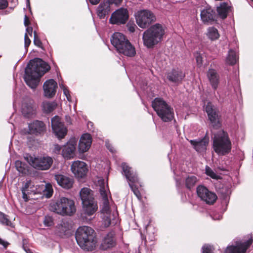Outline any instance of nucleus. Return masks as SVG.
<instances>
[{"mask_svg": "<svg viewBox=\"0 0 253 253\" xmlns=\"http://www.w3.org/2000/svg\"><path fill=\"white\" fill-rule=\"evenodd\" d=\"M229 9L230 6L225 2L221 3L220 5L217 7L218 15L222 19H225L227 17Z\"/></svg>", "mask_w": 253, "mask_h": 253, "instance_id": "obj_33", "label": "nucleus"}, {"mask_svg": "<svg viewBox=\"0 0 253 253\" xmlns=\"http://www.w3.org/2000/svg\"><path fill=\"white\" fill-rule=\"evenodd\" d=\"M30 186V182H26L24 185V186L22 188V198L25 201H27L29 199L28 195L32 193H35L34 189L28 190L27 188Z\"/></svg>", "mask_w": 253, "mask_h": 253, "instance_id": "obj_38", "label": "nucleus"}, {"mask_svg": "<svg viewBox=\"0 0 253 253\" xmlns=\"http://www.w3.org/2000/svg\"><path fill=\"white\" fill-rule=\"evenodd\" d=\"M57 87V83L54 80L46 81L43 85L44 95L48 98L53 97L56 93Z\"/></svg>", "mask_w": 253, "mask_h": 253, "instance_id": "obj_21", "label": "nucleus"}, {"mask_svg": "<svg viewBox=\"0 0 253 253\" xmlns=\"http://www.w3.org/2000/svg\"><path fill=\"white\" fill-rule=\"evenodd\" d=\"M71 169L72 172L78 178L84 177L88 171L86 164L82 161H77L74 162L71 166Z\"/></svg>", "mask_w": 253, "mask_h": 253, "instance_id": "obj_18", "label": "nucleus"}, {"mask_svg": "<svg viewBox=\"0 0 253 253\" xmlns=\"http://www.w3.org/2000/svg\"><path fill=\"white\" fill-rule=\"evenodd\" d=\"M207 77L212 88L214 90L216 89L219 82V76L217 72L213 69H209L207 73Z\"/></svg>", "mask_w": 253, "mask_h": 253, "instance_id": "obj_29", "label": "nucleus"}, {"mask_svg": "<svg viewBox=\"0 0 253 253\" xmlns=\"http://www.w3.org/2000/svg\"><path fill=\"white\" fill-rule=\"evenodd\" d=\"M199 181L198 178L192 174L188 175L185 179V185L188 189H191L195 187Z\"/></svg>", "mask_w": 253, "mask_h": 253, "instance_id": "obj_34", "label": "nucleus"}, {"mask_svg": "<svg viewBox=\"0 0 253 253\" xmlns=\"http://www.w3.org/2000/svg\"><path fill=\"white\" fill-rule=\"evenodd\" d=\"M100 0H89V2L93 5L97 4L99 2Z\"/></svg>", "mask_w": 253, "mask_h": 253, "instance_id": "obj_57", "label": "nucleus"}, {"mask_svg": "<svg viewBox=\"0 0 253 253\" xmlns=\"http://www.w3.org/2000/svg\"><path fill=\"white\" fill-rule=\"evenodd\" d=\"M80 195L85 213L88 215L93 214L97 210V205L94 199L92 191L89 188H83Z\"/></svg>", "mask_w": 253, "mask_h": 253, "instance_id": "obj_9", "label": "nucleus"}, {"mask_svg": "<svg viewBox=\"0 0 253 253\" xmlns=\"http://www.w3.org/2000/svg\"><path fill=\"white\" fill-rule=\"evenodd\" d=\"M37 106L33 100L25 98L23 100L21 106V112L26 118H32L36 113Z\"/></svg>", "mask_w": 253, "mask_h": 253, "instance_id": "obj_14", "label": "nucleus"}, {"mask_svg": "<svg viewBox=\"0 0 253 253\" xmlns=\"http://www.w3.org/2000/svg\"><path fill=\"white\" fill-rule=\"evenodd\" d=\"M29 130L31 133L38 135L42 134L45 131V126L42 121H35L29 125Z\"/></svg>", "mask_w": 253, "mask_h": 253, "instance_id": "obj_27", "label": "nucleus"}, {"mask_svg": "<svg viewBox=\"0 0 253 253\" xmlns=\"http://www.w3.org/2000/svg\"><path fill=\"white\" fill-rule=\"evenodd\" d=\"M205 110L210 121L211 127L213 129L219 128L221 126V122L218 109L211 102H208Z\"/></svg>", "mask_w": 253, "mask_h": 253, "instance_id": "obj_11", "label": "nucleus"}, {"mask_svg": "<svg viewBox=\"0 0 253 253\" xmlns=\"http://www.w3.org/2000/svg\"><path fill=\"white\" fill-rule=\"evenodd\" d=\"M92 138L88 133L84 134L81 137L79 142L78 149L80 153H83L87 151L90 147Z\"/></svg>", "mask_w": 253, "mask_h": 253, "instance_id": "obj_22", "label": "nucleus"}, {"mask_svg": "<svg viewBox=\"0 0 253 253\" xmlns=\"http://www.w3.org/2000/svg\"><path fill=\"white\" fill-rule=\"evenodd\" d=\"M185 77V73L178 69H173L167 74V78L170 82L177 84L181 83Z\"/></svg>", "mask_w": 253, "mask_h": 253, "instance_id": "obj_20", "label": "nucleus"}, {"mask_svg": "<svg viewBox=\"0 0 253 253\" xmlns=\"http://www.w3.org/2000/svg\"><path fill=\"white\" fill-rule=\"evenodd\" d=\"M76 239L79 246L86 251L94 250L97 243L94 231L86 226L78 228L76 233Z\"/></svg>", "mask_w": 253, "mask_h": 253, "instance_id": "obj_2", "label": "nucleus"}, {"mask_svg": "<svg viewBox=\"0 0 253 253\" xmlns=\"http://www.w3.org/2000/svg\"><path fill=\"white\" fill-rule=\"evenodd\" d=\"M0 222L2 225L13 227L12 223L9 220L7 216L1 212H0Z\"/></svg>", "mask_w": 253, "mask_h": 253, "instance_id": "obj_40", "label": "nucleus"}, {"mask_svg": "<svg viewBox=\"0 0 253 253\" xmlns=\"http://www.w3.org/2000/svg\"><path fill=\"white\" fill-rule=\"evenodd\" d=\"M8 5V3L7 0H0V10L6 8Z\"/></svg>", "mask_w": 253, "mask_h": 253, "instance_id": "obj_49", "label": "nucleus"}, {"mask_svg": "<svg viewBox=\"0 0 253 253\" xmlns=\"http://www.w3.org/2000/svg\"><path fill=\"white\" fill-rule=\"evenodd\" d=\"M114 236V232L111 231L108 233L102 240L100 245L101 249L103 250H106L114 247L116 245Z\"/></svg>", "mask_w": 253, "mask_h": 253, "instance_id": "obj_24", "label": "nucleus"}, {"mask_svg": "<svg viewBox=\"0 0 253 253\" xmlns=\"http://www.w3.org/2000/svg\"><path fill=\"white\" fill-rule=\"evenodd\" d=\"M207 36L212 41L217 40L219 37L218 30L214 27H210L208 29Z\"/></svg>", "mask_w": 253, "mask_h": 253, "instance_id": "obj_39", "label": "nucleus"}, {"mask_svg": "<svg viewBox=\"0 0 253 253\" xmlns=\"http://www.w3.org/2000/svg\"><path fill=\"white\" fill-rule=\"evenodd\" d=\"M71 226L67 221H62L57 226V231L60 236L65 235L68 233Z\"/></svg>", "mask_w": 253, "mask_h": 253, "instance_id": "obj_32", "label": "nucleus"}, {"mask_svg": "<svg viewBox=\"0 0 253 253\" xmlns=\"http://www.w3.org/2000/svg\"><path fill=\"white\" fill-rule=\"evenodd\" d=\"M16 169L21 175H26L29 173V167L20 161H16L15 163Z\"/></svg>", "mask_w": 253, "mask_h": 253, "instance_id": "obj_35", "label": "nucleus"}, {"mask_svg": "<svg viewBox=\"0 0 253 253\" xmlns=\"http://www.w3.org/2000/svg\"><path fill=\"white\" fill-rule=\"evenodd\" d=\"M45 226L50 227L53 225V220L52 218L50 216H45L43 221Z\"/></svg>", "mask_w": 253, "mask_h": 253, "instance_id": "obj_44", "label": "nucleus"}, {"mask_svg": "<svg viewBox=\"0 0 253 253\" xmlns=\"http://www.w3.org/2000/svg\"><path fill=\"white\" fill-rule=\"evenodd\" d=\"M100 193L102 198L100 211L102 226L104 228H107L111 225L112 221L115 219L116 215L110 210L107 191L104 187H100Z\"/></svg>", "mask_w": 253, "mask_h": 253, "instance_id": "obj_6", "label": "nucleus"}, {"mask_svg": "<svg viewBox=\"0 0 253 253\" xmlns=\"http://www.w3.org/2000/svg\"><path fill=\"white\" fill-rule=\"evenodd\" d=\"M253 243V239H250L246 242H237L236 246H231L227 248L225 253H245L247 249Z\"/></svg>", "mask_w": 253, "mask_h": 253, "instance_id": "obj_17", "label": "nucleus"}, {"mask_svg": "<svg viewBox=\"0 0 253 253\" xmlns=\"http://www.w3.org/2000/svg\"><path fill=\"white\" fill-rule=\"evenodd\" d=\"M24 159L35 169L45 170L49 169L53 164L52 158L48 156L35 157L29 154L24 156Z\"/></svg>", "mask_w": 253, "mask_h": 253, "instance_id": "obj_8", "label": "nucleus"}, {"mask_svg": "<svg viewBox=\"0 0 253 253\" xmlns=\"http://www.w3.org/2000/svg\"><path fill=\"white\" fill-rule=\"evenodd\" d=\"M106 2L109 4V6L111 4H114L115 5H118L122 2L123 0H105Z\"/></svg>", "mask_w": 253, "mask_h": 253, "instance_id": "obj_47", "label": "nucleus"}, {"mask_svg": "<svg viewBox=\"0 0 253 253\" xmlns=\"http://www.w3.org/2000/svg\"><path fill=\"white\" fill-rule=\"evenodd\" d=\"M134 16L137 25L142 29L149 27L156 21L154 13L148 9L138 10L135 13Z\"/></svg>", "mask_w": 253, "mask_h": 253, "instance_id": "obj_10", "label": "nucleus"}, {"mask_svg": "<svg viewBox=\"0 0 253 253\" xmlns=\"http://www.w3.org/2000/svg\"><path fill=\"white\" fill-rule=\"evenodd\" d=\"M127 40L123 34L117 32L112 35L111 42L118 51Z\"/></svg>", "mask_w": 253, "mask_h": 253, "instance_id": "obj_23", "label": "nucleus"}, {"mask_svg": "<svg viewBox=\"0 0 253 253\" xmlns=\"http://www.w3.org/2000/svg\"><path fill=\"white\" fill-rule=\"evenodd\" d=\"M152 107L164 122L171 121L174 118L173 109L161 98H156L152 102Z\"/></svg>", "mask_w": 253, "mask_h": 253, "instance_id": "obj_7", "label": "nucleus"}, {"mask_svg": "<svg viewBox=\"0 0 253 253\" xmlns=\"http://www.w3.org/2000/svg\"><path fill=\"white\" fill-rule=\"evenodd\" d=\"M49 210L62 216H71L76 211L74 201L65 197H61L51 202L49 205Z\"/></svg>", "mask_w": 253, "mask_h": 253, "instance_id": "obj_4", "label": "nucleus"}, {"mask_svg": "<svg viewBox=\"0 0 253 253\" xmlns=\"http://www.w3.org/2000/svg\"><path fill=\"white\" fill-rule=\"evenodd\" d=\"M33 32V28L31 27H28L26 29V33L25 34L24 36V41H25V48L28 47L31 43V40L29 38L28 36V34H29L31 37H32Z\"/></svg>", "mask_w": 253, "mask_h": 253, "instance_id": "obj_41", "label": "nucleus"}, {"mask_svg": "<svg viewBox=\"0 0 253 253\" xmlns=\"http://www.w3.org/2000/svg\"><path fill=\"white\" fill-rule=\"evenodd\" d=\"M110 11V7L109 4L105 0L103 1L97 7V14L100 18H104L108 15Z\"/></svg>", "mask_w": 253, "mask_h": 253, "instance_id": "obj_31", "label": "nucleus"}, {"mask_svg": "<svg viewBox=\"0 0 253 253\" xmlns=\"http://www.w3.org/2000/svg\"><path fill=\"white\" fill-rule=\"evenodd\" d=\"M206 173L213 179H218L219 176L217 175L209 167H206Z\"/></svg>", "mask_w": 253, "mask_h": 253, "instance_id": "obj_42", "label": "nucleus"}, {"mask_svg": "<svg viewBox=\"0 0 253 253\" xmlns=\"http://www.w3.org/2000/svg\"><path fill=\"white\" fill-rule=\"evenodd\" d=\"M34 43L35 45L42 48V43L40 40V39L38 37L36 31H34Z\"/></svg>", "mask_w": 253, "mask_h": 253, "instance_id": "obj_46", "label": "nucleus"}, {"mask_svg": "<svg viewBox=\"0 0 253 253\" xmlns=\"http://www.w3.org/2000/svg\"><path fill=\"white\" fill-rule=\"evenodd\" d=\"M195 57L196 58V61H197L198 65H201V64H202V62H203L202 57V56L200 54V53H198V52L196 53L195 54Z\"/></svg>", "mask_w": 253, "mask_h": 253, "instance_id": "obj_48", "label": "nucleus"}, {"mask_svg": "<svg viewBox=\"0 0 253 253\" xmlns=\"http://www.w3.org/2000/svg\"><path fill=\"white\" fill-rule=\"evenodd\" d=\"M59 86L63 90L64 94L65 96H68L70 94V91L68 89L67 87L64 85L62 83H59Z\"/></svg>", "mask_w": 253, "mask_h": 253, "instance_id": "obj_51", "label": "nucleus"}, {"mask_svg": "<svg viewBox=\"0 0 253 253\" xmlns=\"http://www.w3.org/2000/svg\"><path fill=\"white\" fill-rule=\"evenodd\" d=\"M0 244L2 245L5 248H6L9 245V243L0 238Z\"/></svg>", "mask_w": 253, "mask_h": 253, "instance_id": "obj_53", "label": "nucleus"}, {"mask_svg": "<svg viewBox=\"0 0 253 253\" xmlns=\"http://www.w3.org/2000/svg\"><path fill=\"white\" fill-rule=\"evenodd\" d=\"M238 59L236 52L232 49L229 50L226 59V63L229 65H234L236 63Z\"/></svg>", "mask_w": 253, "mask_h": 253, "instance_id": "obj_37", "label": "nucleus"}, {"mask_svg": "<svg viewBox=\"0 0 253 253\" xmlns=\"http://www.w3.org/2000/svg\"><path fill=\"white\" fill-rule=\"evenodd\" d=\"M29 21L27 15L25 16L24 18V25L25 26H27L29 24Z\"/></svg>", "mask_w": 253, "mask_h": 253, "instance_id": "obj_54", "label": "nucleus"}, {"mask_svg": "<svg viewBox=\"0 0 253 253\" xmlns=\"http://www.w3.org/2000/svg\"><path fill=\"white\" fill-rule=\"evenodd\" d=\"M54 177L57 183L62 187L70 189L72 187L74 183L72 178L62 174H56Z\"/></svg>", "mask_w": 253, "mask_h": 253, "instance_id": "obj_25", "label": "nucleus"}, {"mask_svg": "<svg viewBox=\"0 0 253 253\" xmlns=\"http://www.w3.org/2000/svg\"><path fill=\"white\" fill-rule=\"evenodd\" d=\"M106 146L107 148L112 153L114 152V150L113 147L109 144H106Z\"/></svg>", "mask_w": 253, "mask_h": 253, "instance_id": "obj_58", "label": "nucleus"}, {"mask_svg": "<svg viewBox=\"0 0 253 253\" xmlns=\"http://www.w3.org/2000/svg\"><path fill=\"white\" fill-rule=\"evenodd\" d=\"M44 195L47 198H50L53 193V189L50 184H47L45 186L44 190Z\"/></svg>", "mask_w": 253, "mask_h": 253, "instance_id": "obj_43", "label": "nucleus"}, {"mask_svg": "<svg viewBox=\"0 0 253 253\" xmlns=\"http://www.w3.org/2000/svg\"><path fill=\"white\" fill-rule=\"evenodd\" d=\"M213 148L219 155H225L230 152L232 144L226 132L221 130L214 134Z\"/></svg>", "mask_w": 253, "mask_h": 253, "instance_id": "obj_5", "label": "nucleus"}, {"mask_svg": "<svg viewBox=\"0 0 253 253\" xmlns=\"http://www.w3.org/2000/svg\"><path fill=\"white\" fill-rule=\"evenodd\" d=\"M215 12L211 7L207 6L204 8L201 12V20L204 22H211L215 19Z\"/></svg>", "mask_w": 253, "mask_h": 253, "instance_id": "obj_28", "label": "nucleus"}, {"mask_svg": "<svg viewBox=\"0 0 253 253\" xmlns=\"http://www.w3.org/2000/svg\"><path fill=\"white\" fill-rule=\"evenodd\" d=\"M122 169L126 179L130 182L129 183V185L131 190L139 198L140 197V193L136 186L132 184L138 181V177L136 173L133 171L131 168L125 163L122 164Z\"/></svg>", "mask_w": 253, "mask_h": 253, "instance_id": "obj_12", "label": "nucleus"}, {"mask_svg": "<svg viewBox=\"0 0 253 253\" xmlns=\"http://www.w3.org/2000/svg\"><path fill=\"white\" fill-rule=\"evenodd\" d=\"M127 27L128 30L131 33H133L135 31V28L136 27L135 25L131 24H128Z\"/></svg>", "mask_w": 253, "mask_h": 253, "instance_id": "obj_52", "label": "nucleus"}, {"mask_svg": "<svg viewBox=\"0 0 253 253\" xmlns=\"http://www.w3.org/2000/svg\"><path fill=\"white\" fill-rule=\"evenodd\" d=\"M122 46L118 51V52L129 57H134L135 55V47L128 40Z\"/></svg>", "mask_w": 253, "mask_h": 253, "instance_id": "obj_26", "label": "nucleus"}, {"mask_svg": "<svg viewBox=\"0 0 253 253\" xmlns=\"http://www.w3.org/2000/svg\"><path fill=\"white\" fill-rule=\"evenodd\" d=\"M51 126L54 133L58 138H63L67 134V129L59 117L55 116L51 119Z\"/></svg>", "mask_w": 253, "mask_h": 253, "instance_id": "obj_16", "label": "nucleus"}, {"mask_svg": "<svg viewBox=\"0 0 253 253\" xmlns=\"http://www.w3.org/2000/svg\"><path fill=\"white\" fill-rule=\"evenodd\" d=\"M190 142L194 148L199 152H204L207 148L208 140L204 138L202 139L191 140Z\"/></svg>", "mask_w": 253, "mask_h": 253, "instance_id": "obj_30", "label": "nucleus"}, {"mask_svg": "<svg viewBox=\"0 0 253 253\" xmlns=\"http://www.w3.org/2000/svg\"><path fill=\"white\" fill-rule=\"evenodd\" d=\"M197 193L198 197L207 204H213L217 199L216 194L210 191L205 186L199 185L197 188Z\"/></svg>", "mask_w": 253, "mask_h": 253, "instance_id": "obj_13", "label": "nucleus"}, {"mask_svg": "<svg viewBox=\"0 0 253 253\" xmlns=\"http://www.w3.org/2000/svg\"><path fill=\"white\" fill-rule=\"evenodd\" d=\"M27 0V4L29 5H30L29 0Z\"/></svg>", "mask_w": 253, "mask_h": 253, "instance_id": "obj_60", "label": "nucleus"}, {"mask_svg": "<svg viewBox=\"0 0 253 253\" xmlns=\"http://www.w3.org/2000/svg\"><path fill=\"white\" fill-rule=\"evenodd\" d=\"M27 182H30V186H29V187H28V188H27L28 190H32V189H34L35 190V187H34V184H33V183L32 182V181L31 180H28L27 181Z\"/></svg>", "mask_w": 253, "mask_h": 253, "instance_id": "obj_55", "label": "nucleus"}, {"mask_svg": "<svg viewBox=\"0 0 253 253\" xmlns=\"http://www.w3.org/2000/svg\"><path fill=\"white\" fill-rule=\"evenodd\" d=\"M66 97L69 101H71V96L70 94L68 96H66Z\"/></svg>", "mask_w": 253, "mask_h": 253, "instance_id": "obj_59", "label": "nucleus"}, {"mask_svg": "<svg viewBox=\"0 0 253 253\" xmlns=\"http://www.w3.org/2000/svg\"><path fill=\"white\" fill-rule=\"evenodd\" d=\"M166 33L165 27L156 23L149 27L144 32L142 40L144 46L152 48L163 41Z\"/></svg>", "mask_w": 253, "mask_h": 253, "instance_id": "obj_3", "label": "nucleus"}, {"mask_svg": "<svg viewBox=\"0 0 253 253\" xmlns=\"http://www.w3.org/2000/svg\"><path fill=\"white\" fill-rule=\"evenodd\" d=\"M50 67L45 62L40 58L31 60L25 69L24 80L31 88H36L40 78L47 72Z\"/></svg>", "mask_w": 253, "mask_h": 253, "instance_id": "obj_1", "label": "nucleus"}, {"mask_svg": "<svg viewBox=\"0 0 253 253\" xmlns=\"http://www.w3.org/2000/svg\"><path fill=\"white\" fill-rule=\"evenodd\" d=\"M57 107L55 102L44 101L42 103L43 111L45 113H49L52 112Z\"/></svg>", "mask_w": 253, "mask_h": 253, "instance_id": "obj_36", "label": "nucleus"}, {"mask_svg": "<svg viewBox=\"0 0 253 253\" xmlns=\"http://www.w3.org/2000/svg\"><path fill=\"white\" fill-rule=\"evenodd\" d=\"M77 140L76 138L71 139L67 144L64 146L62 151L63 157L67 159L73 158L75 154Z\"/></svg>", "mask_w": 253, "mask_h": 253, "instance_id": "obj_19", "label": "nucleus"}, {"mask_svg": "<svg viewBox=\"0 0 253 253\" xmlns=\"http://www.w3.org/2000/svg\"><path fill=\"white\" fill-rule=\"evenodd\" d=\"M61 149V147L58 144H54L53 145V153L58 154L60 153Z\"/></svg>", "mask_w": 253, "mask_h": 253, "instance_id": "obj_50", "label": "nucleus"}, {"mask_svg": "<svg viewBox=\"0 0 253 253\" xmlns=\"http://www.w3.org/2000/svg\"><path fill=\"white\" fill-rule=\"evenodd\" d=\"M23 248L26 253H33L30 249L27 248L24 245L23 246Z\"/></svg>", "mask_w": 253, "mask_h": 253, "instance_id": "obj_56", "label": "nucleus"}, {"mask_svg": "<svg viewBox=\"0 0 253 253\" xmlns=\"http://www.w3.org/2000/svg\"><path fill=\"white\" fill-rule=\"evenodd\" d=\"M203 253H213V247L209 245H204L203 248Z\"/></svg>", "mask_w": 253, "mask_h": 253, "instance_id": "obj_45", "label": "nucleus"}, {"mask_svg": "<svg viewBox=\"0 0 253 253\" xmlns=\"http://www.w3.org/2000/svg\"><path fill=\"white\" fill-rule=\"evenodd\" d=\"M128 17L127 10L125 8H120L112 14L110 22L113 24H125Z\"/></svg>", "mask_w": 253, "mask_h": 253, "instance_id": "obj_15", "label": "nucleus"}]
</instances>
